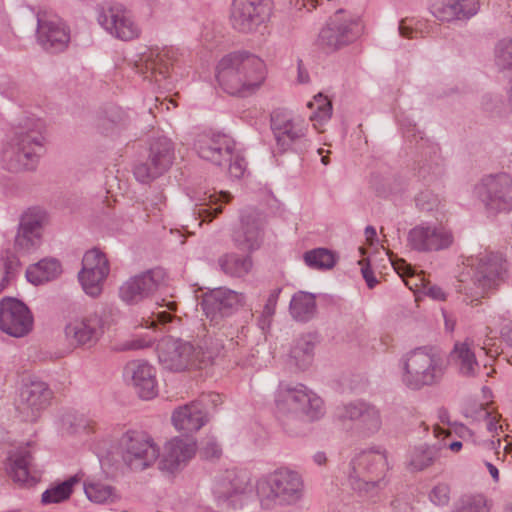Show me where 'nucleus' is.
Wrapping results in <instances>:
<instances>
[{
	"label": "nucleus",
	"mask_w": 512,
	"mask_h": 512,
	"mask_svg": "<svg viewBox=\"0 0 512 512\" xmlns=\"http://www.w3.org/2000/svg\"><path fill=\"white\" fill-rule=\"evenodd\" d=\"M45 121L35 116H23L7 133L2 147V162L14 172L36 170L45 151Z\"/></svg>",
	"instance_id": "f257e3e1"
},
{
	"label": "nucleus",
	"mask_w": 512,
	"mask_h": 512,
	"mask_svg": "<svg viewBox=\"0 0 512 512\" xmlns=\"http://www.w3.org/2000/svg\"><path fill=\"white\" fill-rule=\"evenodd\" d=\"M216 81L229 95L248 97L256 93L266 79L265 62L246 50L224 55L216 66Z\"/></svg>",
	"instance_id": "f03ea898"
},
{
	"label": "nucleus",
	"mask_w": 512,
	"mask_h": 512,
	"mask_svg": "<svg viewBox=\"0 0 512 512\" xmlns=\"http://www.w3.org/2000/svg\"><path fill=\"white\" fill-rule=\"evenodd\" d=\"M275 405L281 425L291 436H298L301 433L303 423L317 421L325 414L323 400L301 383H280Z\"/></svg>",
	"instance_id": "7ed1b4c3"
},
{
	"label": "nucleus",
	"mask_w": 512,
	"mask_h": 512,
	"mask_svg": "<svg viewBox=\"0 0 512 512\" xmlns=\"http://www.w3.org/2000/svg\"><path fill=\"white\" fill-rule=\"evenodd\" d=\"M386 451L380 447L356 452L347 472L351 489L361 497H373L388 484Z\"/></svg>",
	"instance_id": "20e7f679"
},
{
	"label": "nucleus",
	"mask_w": 512,
	"mask_h": 512,
	"mask_svg": "<svg viewBox=\"0 0 512 512\" xmlns=\"http://www.w3.org/2000/svg\"><path fill=\"white\" fill-rule=\"evenodd\" d=\"M257 490L261 507L276 510L297 504L304 494V482L297 471L281 467L261 479Z\"/></svg>",
	"instance_id": "39448f33"
},
{
	"label": "nucleus",
	"mask_w": 512,
	"mask_h": 512,
	"mask_svg": "<svg viewBox=\"0 0 512 512\" xmlns=\"http://www.w3.org/2000/svg\"><path fill=\"white\" fill-rule=\"evenodd\" d=\"M400 366L402 384L414 391L439 384L446 372L444 359L428 347H419L405 354Z\"/></svg>",
	"instance_id": "423d86ee"
},
{
	"label": "nucleus",
	"mask_w": 512,
	"mask_h": 512,
	"mask_svg": "<svg viewBox=\"0 0 512 512\" xmlns=\"http://www.w3.org/2000/svg\"><path fill=\"white\" fill-rule=\"evenodd\" d=\"M464 264L470 268L474 287L482 294L498 289L508 278V261L498 252L470 256Z\"/></svg>",
	"instance_id": "0eeeda50"
},
{
	"label": "nucleus",
	"mask_w": 512,
	"mask_h": 512,
	"mask_svg": "<svg viewBox=\"0 0 512 512\" xmlns=\"http://www.w3.org/2000/svg\"><path fill=\"white\" fill-rule=\"evenodd\" d=\"M487 213L496 215L512 210V176L506 172L488 174L475 187Z\"/></svg>",
	"instance_id": "6e6552de"
},
{
	"label": "nucleus",
	"mask_w": 512,
	"mask_h": 512,
	"mask_svg": "<svg viewBox=\"0 0 512 512\" xmlns=\"http://www.w3.org/2000/svg\"><path fill=\"white\" fill-rule=\"evenodd\" d=\"M271 130L282 152L291 149L302 151L309 146L308 124L288 111L279 109L271 114Z\"/></svg>",
	"instance_id": "1a4fd4ad"
},
{
	"label": "nucleus",
	"mask_w": 512,
	"mask_h": 512,
	"mask_svg": "<svg viewBox=\"0 0 512 512\" xmlns=\"http://www.w3.org/2000/svg\"><path fill=\"white\" fill-rule=\"evenodd\" d=\"M334 416L342 424L353 423L355 432L363 438L377 434L382 427L380 409L364 400H355L337 406Z\"/></svg>",
	"instance_id": "9d476101"
},
{
	"label": "nucleus",
	"mask_w": 512,
	"mask_h": 512,
	"mask_svg": "<svg viewBox=\"0 0 512 512\" xmlns=\"http://www.w3.org/2000/svg\"><path fill=\"white\" fill-rule=\"evenodd\" d=\"M48 222L49 215L43 207L31 206L25 209L19 217L14 249L22 254H30L39 249Z\"/></svg>",
	"instance_id": "9b49d317"
},
{
	"label": "nucleus",
	"mask_w": 512,
	"mask_h": 512,
	"mask_svg": "<svg viewBox=\"0 0 512 512\" xmlns=\"http://www.w3.org/2000/svg\"><path fill=\"white\" fill-rule=\"evenodd\" d=\"M362 33L359 19L340 9L330 17L318 36V44L326 51H336L354 42Z\"/></svg>",
	"instance_id": "f8f14e48"
},
{
	"label": "nucleus",
	"mask_w": 512,
	"mask_h": 512,
	"mask_svg": "<svg viewBox=\"0 0 512 512\" xmlns=\"http://www.w3.org/2000/svg\"><path fill=\"white\" fill-rule=\"evenodd\" d=\"M175 159L174 144L166 136L153 137L149 143L146 162L134 166L133 173L137 181L148 183L164 174Z\"/></svg>",
	"instance_id": "ddd939ff"
},
{
	"label": "nucleus",
	"mask_w": 512,
	"mask_h": 512,
	"mask_svg": "<svg viewBox=\"0 0 512 512\" xmlns=\"http://www.w3.org/2000/svg\"><path fill=\"white\" fill-rule=\"evenodd\" d=\"M451 229L438 221H422L411 228L407 235L408 246L417 252H438L452 246Z\"/></svg>",
	"instance_id": "4468645a"
},
{
	"label": "nucleus",
	"mask_w": 512,
	"mask_h": 512,
	"mask_svg": "<svg viewBox=\"0 0 512 512\" xmlns=\"http://www.w3.org/2000/svg\"><path fill=\"white\" fill-rule=\"evenodd\" d=\"M121 455L124 463L132 470L143 471L159 457V448L147 434L128 431L120 439Z\"/></svg>",
	"instance_id": "2eb2a0df"
},
{
	"label": "nucleus",
	"mask_w": 512,
	"mask_h": 512,
	"mask_svg": "<svg viewBox=\"0 0 512 512\" xmlns=\"http://www.w3.org/2000/svg\"><path fill=\"white\" fill-rule=\"evenodd\" d=\"M267 0H232L230 23L240 33H254L270 18Z\"/></svg>",
	"instance_id": "dca6fc26"
},
{
	"label": "nucleus",
	"mask_w": 512,
	"mask_h": 512,
	"mask_svg": "<svg viewBox=\"0 0 512 512\" xmlns=\"http://www.w3.org/2000/svg\"><path fill=\"white\" fill-rule=\"evenodd\" d=\"M53 392L49 386L39 380H31L22 385L16 410L26 422H35L50 405Z\"/></svg>",
	"instance_id": "f3484780"
},
{
	"label": "nucleus",
	"mask_w": 512,
	"mask_h": 512,
	"mask_svg": "<svg viewBox=\"0 0 512 512\" xmlns=\"http://www.w3.org/2000/svg\"><path fill=\"white\" fill-rule=\"evenodd\" d=\"M175 62V51L172 48H146L136 55L133 68L145 79L160 82L170 76Z\"/></svg>",
	"instance_id": "a211bd4d"
},
{
	"label": "nucleus",
	"mask_w": 512,
	"mask_h": 512,
	"mask_svg": "<svg viewBox=\"0 0 512 512\" xmlns=\"http://www.w3.org/2000/svg\"><path fill=\"white\" fill-rule=\"evenodd\" d=\"M97 20L109 34L123 41L133 40L140 34L139 26L121 5L99 7Z\"/></svg>",
	"instance_id": "6ab92c4d"
},
{
	"label": "nucleus",
	"mask_w": 512,
	"mask_h": 512,
	"mask_svg": "<svg viewBox=\"0 0 512 512\" xmlns=\"http://www.w3.org/2000/svg\"><path fill=\"white\" fill-rule=\"evenodd\" d=\"M109 271V262L105 254L96 248L87 251L83 256L82 269L78 274L85 293L92 297L99 296Z\"/></svg>",
	"instance_id": "aec40b11"
},
{
	"label": "nucleus",
	"mask_w": 512,
	"mask_h": 512,
	"mask_svg": "<svg viewBox=\"0 0 512 512\" xmlns=\"http://www.w3.org/2000/svg\"><path fill=\"white\" fill-rule=\"evenodd\" d=\"M245 303V296L228 288H216L205 293L201 301L202 309L210 322L218 325L221 320Z\"/></svg>",
	"instance_id": "412c9836"
},
{
	"label": "nucleus",
	"mask_w": 512,
	"mask_h": 512,
	"mask_svg": "<svg viewBox=\"0 0 512 512\" xmlns=\"http://www.w3.org/2000/svg\"><path fill=\"white\" fill-rule=\"evenodd\" d=\"M33 327V317L24 302L13 297L2 298V332L20 338Z\"/></svg>",
	"instance_id": "4be33fe9"
},
{
	"label": "nucleus",
	"mask_w": 512,
	"mask_h": 512,
	"mask_svg": "<svg viewBox=\"0 0 512 512\" xmlns=\"http://www.w3.org/2000/svg\"><path fill=\"white\" fill-rule=\"evenodd\" d=\"M158 358L165 369L182 371L190 366L199 367L195 346L181 339H170L161 344Z\"/></svg>",
	"instance_id": "5701e85b"
},
{
	"label": "nucleus",
	"mask_w": 512,
	"mask_h": 512,
	"mask_svg": "<svg viewBox=\"0 0 512 512\" xmlns=\"http://www.w3.org/2000/svg\"><path fill=\"white\" fill-rule=\"evenodd\" d=\"M66 340L74 346H94L104 333L102 317L93 313L82 319H74L64 329Z\"/></svg>",
	"instance_id": "b1692460"
},
{
	"label": "nucleus",
	"mask_w": 512,
	"mask_h": 512,
	"mask_svg": "<svg viewBox=\"0 0 512 512\" xmlns=\"http://www.w3.org/2000/svg\"><path fill=\"white\" fill-rule=\"evenodd\" d=\"M194 145L199 157L218 166L230 161L235 149L234 141L220 133H203Z\"/></svg>",
	"instance_id": "393cba45"
},
{
	"label": "nucleus",
	"mask_w": 512,
	"mask_h": 512,
	"mask_svg": "<svg viewBox=\"0 0 512 512\" xmlns=\"http://www.w3.org/2000/svg\"><path fill=\"white\" fill-rule=\"evenodd\" d=\"M37 40L44 50L50 53H59L68 47L70 30L61 19L38 17Z\"/></svg>",
	"instance_id": "a878e982"
},
{
	"label": "nucleus",
	"mask_w": 512,
	"mask_h": 512,
	"mask_svg": "<svg viewBox=\"0 0 512 512\" xmlns=\"http://www.w3.org/2000/svg\"><path fill=\"white\" fill-rule=\"evenodd\" d=\"M7 446V471L14 482L26 484L32 482L30 465L32 454L28 444L9 442L2 438V446Z\"/></svg>",
	"instance_id": "bb28decb"
},
{
	"label": "nucleus",
	"mask_w": 512,
	"mask_h": 512,
	"mask_svg": "<svg viewBox=\"0 0 512 512\" xmlns=\"http://www.w3.org/2000/svg\"><path fill=\"white\" fill-rule=\"evenodd\" d=\"M196 442L191 437H174L168 441L160 460V469L174 472L190 461L196 453Z\"/></svg>",
	"instance_id": "cd10ccee"
},
{
	"label": "nucleus",
	"mask_w": 512,
	"mask_h": 512,
	"mask_svg": "<svg viewBox=\"0 0 512 512\" xmlns=\"http://www.w3.org/2000/svg\"><path fill=\"white\" fill-rule=\"evenodd\" d=\"M478 0H431L432 15L442 22L464 21L477 14Z\"/></svg>",
	"instance_id": "c85d7f7f"
},
{
	"label": "nucleus",
	"mask_w": 512,
	"mask_h": 512,
	"mask_svg": "<svg viewBox=\"0 0 512 512\" xmlns=\"http://www.w3.org/2000/svg\"><path fill=\"white\" fill-rule=\"evenodd\" d=\"M124 376L131 379L138 395L142 399H152L157 395L156 372L153 366L142 360L129 362L124 369Z\"/></svg>",
	"instance_id": "c756f323"
},
{
	"label": "nucleus",
	"mask_w": 512,
	"mask_h": 512,
	"mask_svg": "<svg viewBox=\"0 0 512 512\" xmlns=\"http://www.w3.org/2000/svg\"><path fill=\"white\" fill-rule=\"evenodd\" d=\"M264 223L261 216L249 212L241 216V228L234 235L236 246L244 251L253 252L260 248L263 242Z\"/></svg>",
	"instance_id": "7c9ffc66"
},
{
	"label": "nucleus",
	"mask_w": 512,
	"mask_h": 512,
	"mask_svg": "<svg viewBox=\"0 0 512 512\" xmlns=\"http://www.w3.org/2000/svg\"><path fill=\"white\" fill-rule=\"evenodd\" d=\"M231 198V194L226 191L197 190L191 196L194 202V215L201 221L210 222L222 212L221 204L229 202Z\"/></svg>",
	"instance_id": "2f4dec72"
},
{
	"label": "nucleus",
	"mask_w": 512,
	"mask_h": 512,
	"mask_svg": "<svg viewBox=\"0 0 512 512\" xmlns=\"http://www.w3.org/2000/svg\"><path fill=\"white\" fill-rule=\"evenodd\" d=\"M158 288L153 272L147 271L131 277L119 289L120 298L127 304H137L151 296Z\"/></svg>",
	"instance_id": "473e14b6"
},
{
	"label": "nucleus",
	"mask_w": 512,
	"mask_h": 512,
	"mask_svg": "<svg viewBox=\"0 0 512 512\" xmlns=\"http://www.w3.org/2000/svg\"><path fill=\"white\" fill-rule=\"evenodd\" d=\"M207 421V411L202 409L200 402L192 401L180 406L172 414L174 427L184 434L197 432Z\"/></svg>",
	"instance_id": "72a5a7b5"
},
{
	"label": "nucleus",
	"mask_w": 512,
	"mask_h": 512,
	"mask_svg": "<svg viewBox=\"0 0 512 512\" xmlns=\"http://www.w3.org/2000/svg\"><path fill=\"white\" fill-rule=\"evenodd\" d=\"M57 429L62 436L85 439L94 431L93 422L75 411L63 412L57 420Z\"/></svg>",
	"instance_id": "f704fd0d"
},
{
	"label": "nucleus",
	"mask_w": 512,
	"mask_h": 512,
	"mask_svg": "<svg viewBox=\"0 0 512 512\" xmlns=\"http://www.w3.org/2000/svg\"><path fill=\"white\" fill-rule=\"evenodd\" d=\"M227 324V321H225L220 327L218 333L205 335L198 344L196 348V357L199 367L212 363V361L221 354L224 349L222 336L230 337V341L233 340V333H226L225 331Z\"/></svg>",
	"instance_id": "c9c22d12"
},
{
	"label": "nucleus",
	"mask_w": 512,
	"mask_h": 512,
	"mask_svg": "<svg viewBox=\"0 0 512 512\" xmlns=\"http://www.w3.org/2000/svg\"><path fill=\"white\" fill-rule=\"evenodd\" d=\"M245 483L241 481L234 471H226L213 486V495L219 506H228L234 495L244 490Z\"/></svg>",
	"instance_id": "e433bc0d"
},
{
	"label": "nucleus",
	"mask_w": 512,
	"mask_h": 512,
	"mask_svg": "<svg viewBox=\"0 0 512 512\" xmlns=\"http://www.w3.org/2000/svg\"><path fill=\"white\" fill-rule=\"evenodd\" d=\"M317 337L314 334H304L298 337L290 350V360L298 369L305 370L313 362Z\"/></svg>",
	"instance_id": "4c0bfd02"
},
{
	"label": "nucleus",
	"mask_w": 512,
	"mask_h": 512,
	"mask_svg": "<svg viewBox=\"0 0 512 512\" xmlns=\"http://www.w3.org/2000/svg\"><path fill=\"white\" fill-rule=\"evenodd\" d=\"M62 272L60 262L55 258H44L26 269V279L33 285H41L56 279Z\"/></svg>",
	"instance_id": "58836bf2"
},
{
	"label": "nucleus",
	"mask_w": 512,
	"mask_h": 512,
	"mask_svg": "<svg viewBox=\"0 0 512 512\" xmlns=\"http://www.w3.org/2000/svg\"><path fill=\"white\" fill-rule=\"evenodd\" d=\"M289 310L296 321L308 322L317 311L315 295L304 291L296 292L290 301Z\"/></svg>",
	"instance_id": "ea45409f"
},
{
	"label": "nucleus",
	"mask_w": 512,
	"mask_h": 512,
	"mask_svg": "<svg viewBox=\"0 0 512 512\" xmlns=\"http://www.w3.org/2000/svg\"><path fill=\"white\" fill-rule=\"evenodd\" d=\"M452 357L458 366L459 372L466 377H473L477 374L479 364L475 353L472 350V343L468 340L456 343L452 351Z\"/></svg>",
	"instance_id": "a19ab883"
},
{
	"label": "nucleus",
	"mask_w": 512,
	"mask_h": 512,
	"mask_svg": "<svg viewBox=\"0 0 512 512\" xmlns=\"http://www.w3.org/2000/svg\"><path fill=\"white\" fill-rule=\"evenodd\" d=\"M439 457V447L436 445L420 444L409 450L407 467L418 472L430 467Z\"/></svg>",
	"instance_id": "79ce46f5"
},
{
	"label": "nucleus",
	"mask_w": 512,
	"mask_h": 512,
	"mask_svg": "<svg viewBox=\"0 0 512 512\" xmlns=\"http://www.w3.org/2000/svg\"><path fill=\"white\" fill-rule=\"evenodd\" d=\"M218 265L226 275L240 278L251 271L253 263L250 256L226 253L219 257Z\"/></svg>",
	"instance_id": "37998d69"
},
{
	"label": "nucleus",
	"mask_w": 512,
	"mask_h": 512,
	"mask_svg": "<svg viewBox=\"0 0 512 512\" xmlns=\"http://www.w3.org/2000/svg\"><path fill=\"white\" fill-rule=\"evenodd\" d=\"M81 476L75 474L67 480L52 485L42 493L41 502L43 504H53L63 502L71 496L75 485L79 484Z\"/></svg>",
	"instance_id": "c03bdc74"
},
{
	"label": "nucleus",
	"mask_w": 512,
	"mask_h": 512,
	"mask_svg": "<svg viewBox=\"0 0 512 512\" xmlns=\"http://www.w3.org/2000/svg\"><path fill=\"white\" fill-rule=\"evenodd\" d=\"M84 492L90 501L98 504L114 502L118 498L112 486L99 480L84 482Z\"/></svg>",
	"instance_id": "a18cd8bd"
},
{
	"label": "nucleus",
	"mask_w": 512,
	"mask_h": 512,
	"mask_svg": "<svg viewBox=\"0 0 512 512\" xmlns=\"http://www.w3.org/2000/svg\"><path fill=\"white\" fill-rule=\"evenodd\" d=\"M308 107L313 109V113L310 116V120L313 122V126L315 129L320 130V127L331 118V101L326 96L319 93L314 96L313 101L308 103Z\"/></svg>",
	"instance_id": "49530a36"
},
{
	"label": "nucleus",
	"mask_w": 512,
	"mask_h": 512,
	"mask_svg": "<svg viewBox=\"0 0 512 512\" xmlns=\"http://www.w3.org/2000/svg\"><path fill=\"white\" fill-rule=\"evenodd\" d=\"M305 264L317 270L331 269L335 263L334 254L325 248H316L304 254Z\"/></svg>",
	"instance_id": "de8ad7c7"
},
{
	"label": "nucleus",
	"mask_w": 512,
	"mask_h": 512,
	"mask_svg": "<svg viewBox=\"0 0 512 512\" xmlns=\"http://www.w3.org/2000/svg\"><path fill=\"white\" fill-rule=\"evenodd\" d=\"M495 64L499 70H512V38L501 39L496 44Z\"/></svg>",
	"instance_id": "09e8293b"
},
{
	"label": "nucleus",
	"mask_w": 512,
	"mask_h": 512,
	"mask_svg": "<svg viewBox=\"0 0 512 512\" xmlns=\"http://www.w3.org/2000/svg\"><path fill=\"white\" fill-rule=\"evenodd\" d=\"M455 512H488L486 499L483 495L463 496L459 500Z\"/></svg>",
	"instance_id": "8fccbe9b"
},
{
	"label": "nucleus",
	"mask_w": 512,
	"mask_h": 512,
	"mask_svg": "<svg viewBox=\"0 0 512 512\" xmlns=\"http://www.w3.org/2000/svg\"><path fill=\"white\" fill-rule=\"evenodd\" d=\"M166 209V197L162 192H157L146 199L145 211L147 216L154 221H161Z\"/></svg>",
	"instance_id": "3c124183"
},
{
	"label": "nucleus",
	"mask_w": 512,
	"mask_h": 512,
	"mask_svg": "<svg viewBox=\"0 0 512 512\" xmlns=\"http://www.w3.org/2000/svg\"><path fill=\"white\" fill-rule=\"evenodd\" d=\"M418 175L423 181L431 183L443 175V165L438 157L425 160L418 169Z\"/></svg>",
	"instance_id": "603ef678"
},
{
	"label": "nucleus",
	"mask_w": 512,
	"mask_h": 512,
	"mask_svg": "<svg viewBox=\"0 0 512 512\" xmlns=\"http://www.w3.org/2000/svg\"><path fill=\"white\" fill-rule=\"evenodd\" d=\"M481 108L491 116H503L506 113V105L501 96L494 93H486L482 96Z\"/></svg>",
	"instance_id": "864d4df0"
},
{
	"label": "nucleus",
	"mask_w": 512,
	"mask_h": 512,
	"mask_svg": "<svg viewBox=\"0 0 512 512\" xmlns=\"http://www.w3.org/2000/svg\"><path fill=\"white\" fill-rule=\"evenodd\" d=\"M280 292L281 288H276L272 290L266 300L262 314L259 318V326L262 330H264L270 324V319L275 313Z\"/></svg>",
	"instance_id": "5fc2aeb1"
},
{
	"label": "nucleus",
	"mask_w": 512,
	"mask_h": 512,
	"mask_svg": "<svg viewBox=\"0 0 512 512\" xmlns=\"http://www.w3.org/2000/svg\"><path fill=\"white\" fill-rule=\"evenodd\" d=\"M417 503L412 493H401L391 501V507L396 512H419Z\"/></svg>",
	"instance_id": "6e6d98bb"
},
{
	"label": "nucleus",
	"mask_w": 512,
	"mask_h": 512,
	"mask_svg": "<svg viewBox=\"0 0 512 512\" xmlns=\"http://www.w3.org/2000/svg\"><path fill=\"white\" fill-rule=\"evenodd\" d=\"M416 206L426 212L433 211L440 204V198L431 190L421 191L415 198Z\"/></svg>",
	"instance_id": "4d7b16f0"
},
{
	"label": "nucleus",
	"mask_w": 512,
	"mask_h": 512,
	"mask_svg": "<svg viewBox=\"0 0 512 512\" xmlns=\"http://www.w3.org/2000/svg\"><path fill=\"white\" fill-rule=\"evenodd\" d=\"M430 501L436 506H445L450 501V488L447 484L439 483L429 493Z\"/></svg>",
	"instance_id": "13d9d810"
},
{
	"label": "nucleus",
	"mask_w": 512,
	"mask_h": 512,
	"mask_svg": "<svg viewBox=\"0 0 512 512\" xmlns=\"http://www.w3.org/2000/svg\"><path fill=\"white\" fill-rule=\"evenodd\" d=\"M201 454L203 457L218 458L221 455V448L214 437H208L202 445Z\"/></svg>",
	"instance_id": "bf43d9fd"
},
{
	"label": "nucleus",
	"mask_w": 512,
	"mask_h": 512,
	"mask_svg": "<svg viewBox=\"0 0 512 512\" xmlns=\"http://www.w3.org/2000/svg\"><path fill=\"white\" fill-rule=\"evenodd\" d=\"M3 265L7 278L14 277L19 272L21 267L20 260L15 254L7 255Z\"/></svg>",
	"instance_id": "052dcab7"
},
{
	"label": "nucleus",
	"mask_w": 512,
	"mask_h": 512,
	"mask_svg": "<svg viewBox=\"0 0 512 512\" xmlns=\"http://www.w3.org/2000/svg\"><path fill=\"white\" fill-rule=\"evenodd\" d=\"M229 173L234 178H240L244 175L246 170V163L243 158L238 155L234 156L232 153V159L229 161Z\"/></svg>",
	"instance_id": "680f3d73"
},
{
	"label": "nucleus",
	"mask_w": 512,
	"mask_h": 512,
	"mask_svg": "<svg viewBox=\"0 0 512 512\" xmlns=\"http://www.w3.org/2000/svg\"><path fill=\"white\" fill-rule=\"evenodd\" d=\"M195 402H200L202 409L206 411L208 407H217L222 402V397L218 393L210 392L203 394L200 399Z\"/></svg>",
	"instance_id": "e2e57ef3"
},
{
	"label": "nucleus",
	"mask_w": 512,
	"mask_h": 512,
	"mask_svg": "<svg viewBox=\"0 0 512 512\" xmlns=\"http://www.w3.org/2000/svg\"><path fill=\"white\" fill-rule=\"evenodd\" d=\"M173 318V315L170 312L167 311H161V312H153V318L145 320V326L147 328H152L157 325V323L160 324H166L170 322Z\"/></svg>",
	"instance_id": "0e129e2a"
},
{
	"label": "nucleus",
	"mask_w": 512,
	"mask_h": 512,
	"mask_svg": "<svg viewBox=\"0 0 512 512\" xmlns=\"http://www.w3.org/2000/svg\"><path fill=\"white\" fill-rule=\"evenodd\" d=\"M484 416L487 420V430L490 433H497L498 430H503V426L499 424V416L492 415L491 412L484 410Z\"/></svg>",
	"instance_id": "69168bd1"
},
{
	"label": "nucleus",
	"mask_w": 512,
	"mask_h": 512,
	"mask_svg": "<svg viewBox=\"0 0 512 512\" xmlns=\"http://www.w3.org/2000/svg\"><path fill=\"white\" fill-rule=\"evenodd\" d=\"M393 266L397 273L401 275L402 277L412 275L413 269L412 267L407 264L404 260H399L395 263H393Z\"/></svg>",
	"instance_id": "338daca9"
},
{
	"label": "nucleus",
	"mask_w": 512,
	"mask_h": 512,
	"mask_svg": "<svg viewBox=\"0 0 512 512\" xmlns=\"http://www.w3.org/2000/svg\"><path fill=\"white\" fill-rule=\"evenodd\" d=\"M501 336L507 343H509L510 346H512V321H508L501 328Z\"/></svg>",
	"instance_id": "774afa93"
}]
</instances>
